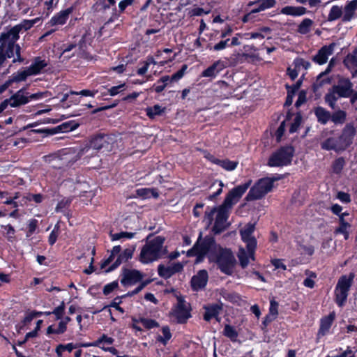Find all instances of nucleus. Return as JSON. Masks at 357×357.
Returning <instances> with one entry per match:
<instances>
[{
  "label": "nucleus",
  "mask_w": 357,
  "mask_h": 357,
  "mask_svg": "<svg viewBox=\"0 0 357 357\" xmlns=\"http://www.w3.org/2000/svg\"><path fill=\"white\" fill-rule=\"evenodd\" d=\"M207 255L209 259L218 265L222 273L231 275L234 273L236 259L230 249L222 248L216 244L211 236H206L202 241H198L194 247L188 251L190 257L198 255L202 257Z\"/></svg>",
  "instance_id": "obj_1"
},
{
  "label": "nucleus",
  "mask_w": 357,
  "mask_h": 357,
  "mask_svg": "<svg viewBox=\"0 0 357 357\" xmlns=\"http://www.w3.org/2000/svg\"><path fill=\"white\" fill-rule=\"evenodd\" d=\"M32 26L33 24L30 20H24L8 31L1 33L0 36L1 40H3L6 44L10 45L15 50L16 58L13 59V62H22L23 61V59L20 56V47L18 45L15 44V42L19 39L20 32L22 30L26 31Z\"/></svg>",
  "instance_id": "obj_2"
},
{
  "label": "nucleus",
  "mask_w": 357,
  "mask_h": 357,
  "mask_svg": "<svg viewBox=\"0 0 357 357\" xmlns=\"http://www.w3.org/2000/svg\"><path fill=\"white\" fill-rule=\"evenodd\" d=\"M229 209L222 206L218 208H213L209 211H206L205 217L208 224L211 225L215 216V222L212 231L215 234L222 232L227 227Z\"/></svg>",
  "instance_id": "obj_3"
},
{
  "label": "nucleus",
  "mask_w": 357,
  "mask_h": 357,
  "mask_svg": "<svg viewBox=\"0 0 357 357\" xmlns=\"http://www.w3.org/2000/svg\"><path fill=\"white\" fill-rule=\"evenodd\" d=\"M294 149L291 146H284L277 150L270 156L268 165L270 167L286 166L291 163Z\"/></svg>",
  "instance_id": "obj_4"
},
{
  "label": "nucleus",
  "mask_w": 357,
  "mask_h": 357,
  "mask_svg": "<svg viewBox=\"0 0 357 357\" xmlns=\"http://www.w3.org/2000/svg\"><path fill=\"white\" fill-rule=\"evenodd\" d=\"M274 180L270 178L259 179L250 190L245 197L247 201L259 199L270 192L273 188Z\"/></svg>",
  "instance_id": "obj_5"
},
{
  "label": "nucleus",
  "mask_w": 357,
  "mask_h": 357,
  "mask_svg": "<svg viewBox=\"0 0 357 357\" xmlns=\"http://www.w3.org/2000/svg\"><path fill=\"white\" fill-rule=\"evenodd\" d=\"M139 260L144 264H149L156 260V236L153 234L146 237V243L141 249Z\"/></svg>",
  "instance_id": "obj_6"
},
{
  "label": "nucleus",
  "mask_w": 357,
  "mask_h": 357,
  "mask_svg": "<svg viewBox=\"0 0 357 357\" xmlns=\"http://www.w3.org/2000/svg\"><path fill=\"white\" fill-rule=\"evenodd\" d=\"M354 278V274L351 273L349 277L344 275L339 279L335 288L336 303L339 306L344 304Z\"/></svg>",
  "instance_id": "obj_7"
},
{
  "label": "nucleus",
  "mask_w": 357,
  "mask_h": 357,
  "mask_svg": "<svg viewBox=\"0 0 357 357\" xmlns=\"http://www.w3.org/2000/svg\"><path fill=\"white\" fill-rule=\"evenodd\" d=\"M251 183L252 181L249 180L246 183L239 185L230 190L221 206L229 210L231 208V207L239 201L242 195L251 185Z\"/></svg>",
  "instance_id": "obj_8"
},
{
  "label": "nucleus",
  "mask_w": 357,
  "mask_h": 357,
  "mask_svg": "<svg viewBox=\"0 0 357 357\" xmlns=\"http://www.w3.org/2000/svg\"><path fill=\"white\" fill-rule=\"evenodd\" d=\"M29 102V93L24 89H20L10 98L3 100L0 104V114L8 106L17 107Z\"/></svg>",
  "instance_id": "obj_9"
},
{
  "label": "nucleus",
  "mask_w": 357,
  "mask_h": 357,
  "mask_svg": "<svg viewBox=\"0 0 357 357\" xmlns=\"http://www.w3.org/2000/svg\"><path fill=\"white\" fill-rule=\"evenodd\" d=\"M255 231V224L249 223L246 225L243 229L240 230L241 238L246 244V248L250 251V256H252V252L255 250L257 246V240L252 236Z\"/></svg>",
  "instance_id": "obj_10"
},
{
  "label": "nucleus",
  "mask_w": 357,
  "mask_h": 357,
  "mask_svg": "<svg viewBox=\"0 0 357 357\" xmlns=\"http://www.w3.org/2000/svg\"><path fill=\"white\" fill-rule=\"evenodd\" d=\"M109 137L107 135H98L91 139L89 146L83 149V153H87L90 149L94 151H99L105 149L109 151L111 149V146L109 143Z\"/></svg>",
  "instance_id": "obj_11"
},
{
  "label": "nucleus",
  "mask_w": 357,
  "mask_h": 357,
  "mask_svg": "<svg viewBox=\"0 0 357 357\" xmlns=\"http://www.w3.org/2000/svg\"><path fill=\"white\" fill-rule=\"evenodd\" d=\"M342 98H351L355 93L353 90V84L347 78H340L337 84L332 87Z\"/></svg>",
  "instance_id": "obj_12"
},
{
  "label": "nucleus",
  "mask_w": 357,
  "mask_h": 357,
  "mask_svg": "<svg viewBox=\"0 0 357 357\" xmlns=\"http://www.w3.org/2000/svg\"><path fill=\"white\" fill-rule=\"evenodd\" d=\"M174 316L180 323L184 322L188 319L190 314L189 311V304L186 303L181 297L177 298V303L173 310Z\"/></svg>",
  "instance_id": "obj_13"
},
{
  "label": "nucleus",
  "mask_w": 357,
  "mask_h": 357,
  "mask_svg": "<svg viewBox=\"0 0 357 357\" xmlns=\"http://www.w3.org/2000/svg\"><path fill=\"white\" fill-rule=\"evenodd\" d=\"M143 278L142 273L135 269L124 268L121 274V282L123 285H132Z\"/></svg>",
  "instance_id": "obj_14"
},
{
  "label": "nucleus",
  "mask_w": 357,
  "mask_h": 357,
  "mask_svg": "<svg viewBox=\"0 0 357 357\" xmlns=\"http://www.w3.org/2000/svg\"><path fill=\"white\" fill-rule=\"evenodd\" d=\"M335 45V43H333L329 45L323 46L318 52L313 56L312 61L319 65L325 64L328 61L329 56L333 54Z\"/></svg>",
  "instance_id": "obj_15"
},
{
  "label": "nucleus",
  "mask_w": 357,
  "mask_h": 357,
  "mask_svg": "<svg viewBox=\"0 0 357 357\" xmlns=\"http://www.w3.org/2000/svg\"><path fill=\"white\" fill-rule=\"evenodd\" d=\"M321 147L324 150L326 151H334L337 153L344 151L346 149L342 144L341 141H340V138L338 137H328L324 141L321 142Z\"/></svg>",
  "instance_id": "obj_16"
},
{
  "label": "nucleus",
  "mask_w": 357,
  "mask_h": 357,
  "mask_svg": "<svg viewBox=\"0 0 357 357\" xmlns=\"http://www.w3.org/2000/svg\"><path fill=\"white\" fill-rule=\"evenodd\" d=\"M356 134V129L354 126L348 123L344 128L342 135L339 137L340 141L347 149L353 142L354 137Z\"/></svg>",
  "instance_id": "obj_17"
},
{
  "label": "nucleus",
  "mask_w": 357,
  "mask_h": 357,
  "mask_svg": "<svg viewBox=\"0 0 357 357\" xmlns=\"http://www.w3.org/2000/svg\"><path fill=\"white\" fill-rule=\"evenodd\" d=\"M183 266L179 263L171 264L168 266L160 265L158 268V274L165 278H169L174 273L180 272Z\"/></svg>",
  "instance_id": "obj_18"
},
{
  "label": "nucleus",
  "mask_w": 357,
  "mask_h": 357,
  "mask_svg": "<svg viewBox=\"0 0 357 357\" xmlns=\"http://www.w3.org/2000/svg\"><path fill=\"white\" fill-rule=\"evenodd\" d=\"M71 12L72 9L70 8L61 10L58 13L55 14L53 17H52L46 25L50 26L63 25L69 18V15Z\"/></svg>",
  "instance_id": "obj_19"
},
{
  "label": "nucleus",
  "mask_w": 357,
  "mask_h": 357,
  "mask_svg": "<svg viewBox=\"0 0 357 357\" xmlns=\"http://www.w3.org/2000/svg\"><path fill=\"white\" fill-rule=\"evenodd\" d=\"M135 246H132L125 249L116 259L115 262L106 271L107 272L112 271L116 268L122 262L127 261L132 257Z\"/></svg>",
  "instance_id": "obj_20"
},
{
  "label": "nucleus",
  "mask_w": 357,
  "mask_h": 357,
  "mask_svg": "<svg viewBox=\"0 0 357 357\" xmlns=\"http://www.w3.org/2000/svg\"><path fill=\"white\" fill-rule=\"evenodd\" d=\"M208 278L206 271H199L197 274L192 278L191 283L192 288L196 291L204 288L206 285Z\"/></svg>",
  "instance_id": "obj_21"
},
{
  "label": "nucleus",
  "mask_w": 357,
  "mask_h": 357,
  "mask_svg": "<svg viewBox=\"0 0 357 357\" xmlns=\"http://www.w3.org/2000/svg\"><path fill=\"white\" fill-rule=\"evenodd\" d=\"M344 64L351 72L352 77L357 76V49L349 54L344 59Z\"/></svg>",
  "instance_id": "obj_22"
},
{
  "label": "nucleus",
  "mask_w": 357,
  "mask_h": 357,
  "mask_svg": "<svg viewBox=\"0 0 357 357\" xmlns=\"http://www.w3.org/2000/svg\"><path fill=\"white\" fill-rule=\"evenodd\" d=\"M225 65L222 61H217L213 63L211 66L204 70L202 76L204 77L215 78L218 73L225 68Z\"/></svg>",
  "instance_id": "obj_23"
},
{
  "label": "nucleus",
  "mask_w": 357,
  "mask_h": 357,
  "mask_svg": "<svg viewBox=\"0 0 357 357\" xmlns=\"http://www.w3.org/2000/svg\"><path fill=\"white\" fill-rule=\"evenodd\" d=\"M205 313L204 319L206 321H210L212 318H217L222 310V303H214L204 307Z\"/></svg>",
  "instance_id": "obj_24"
},
{
  "label": "nucleus",
  "mask_w": 357,
  "mask_h": 357,
  "mask_svg": "<svg viewBox=\"0 0 357 357\" xmlns=\"http://www.w3.org/2000/svg\"><path fill=\"white\" fill-rule=\"evenodd\" d=\"M357 10V0L349 1L344 6L343 11L342 21L349 22L354 17L355 12Z\"/></svg>",
  "instance_id": "obj_25"
},
{
  "label": "nucleus",
  "mask_w": 357,
  "mask_h": 357,
  "mask_svg": "<svg viewBox=\"0 0 357 357\" xmlns=\"http://www.w3.org/2000/svg\"><path fill=\"white\" fill-rule=\"evenodd\" d=\"M280 13L286 15L298 17L305 15L307 13V9L302 6H287L282 8Z\"/></svg>",
  "instance_id": "obj_26"
},
{
  "label": "nucleus",
  "mask_w": 357,
  "mask_h": 357,
  "mask_svg": "<svg viewBox=\"0 0 357 357\" xmlns=\"http://www.w3.org/2000/svg\"><path fill=\"white\" fill-rule=\"evenodd\" d=\"M334 319V314L331 313L328 316L321 320L320 328L317 335L319 337L325 335L328 332Z\"/></svg>",
  "instance_id": "obj_27"
},
{
  "label": "nucleus",
  "mask_w": 357,
  "mask_h": 357,
  "mask_svg": "<svg viewBox=\"0 0 357 357\" xmlns=\"http://www.w3.org/2000/svg\"><path fill=\"white\" fill-rule=\"evenodd\" d=\"M255 250H254L252 251V256H250V251L248 249H247V250H245L244 248H242L239 249V251L238 253V257L240 264L242 266V268H245L248 265V264L250 262V259H252V260L255 259V257H254Z\"/></svg>",
  "instance_id": "obj_28"
},
{
  "label": "nucleus",
  "mask_w": 357,
  "mask_h": 357,
  "mask_svg": "<svg viewBox=\"0 0 357 357\" xmlns=\"http://www.w3.org/2000/svg\"><path fill=\"white\" fill-rule=\"evenodd\" d=\"M172 333L170 328L167 326H163L158 333V342L166 345L167 342L171 340Z\"/></svg>",
  "instance_id": "obj_29"
},
{
  "label": "nucleus",
  "mask_w": 357,
  "mask_h": 357,
  "mask_svg": "<svg viewBox=\"0 0 357 357\" xmlns=\"http://www.w3.org/2000/svg\"><path fill=\"white\" fill-rule=\"evenodd\" d=\"M47 66L45 60H43L40 58H36L31 65L28 67V70L31 75H36L42 71V70Z\"/></svg>",
  "instance_id": "obj_30"
},
{
  "label": "nucleus",
  "mask_w": 357,
  "mask_h": 357,
  "mask_svg": "<svg viewBox=\"0 0 357 357\" xmlns=\"http://www.w3.org/2000/svg\"><path fill=\"white\" fill-rule=\"evenodd\" d=\"M340 98L342 97L339 96V94L331 88L326 94L324 100L326 103L328 104L331 109H335L337 107L336 102Z\"/></svg>",
  "instance_id": "obj_31"
},
{
  "label": "nucleus",
  "mask_w": 357,
  "mask_h": 357,
  "mask_svg": "<svg viewBox=\"0 0 357 357\" xmlns=\"http://www.w3.org/2000/svg\"><path fill=\"white\" fill-rule=\"evenodd\" d=\"M314 113L318 121L321 124H326L331 119V113L321 107H317Z\"/></svg>",
  "instance_id": "obj_32"
},
{
  "label": "nucleus",
  "mask_w": 357,
  "mask_h": 357,
  "mask_svg": "<svg viewBox=\"0 0 357 357\" xmlns=\"http://www.w3.org/2000/svg\"><path fill=\"white\" fill-rule=\"evenodd\" d=\"M328 73L325 71L321 72L317 77L315 82L313 84L314 90H318L325 84H329L331 79L328 76Z\"/></svg>",
  "instance_id": "obj_33"
},
{
  "label": "nucleus",
  "mask_w": 357,
  "mask_h": 357,
  "mask_svg": "<svg viewBox=\"0 0 357 357\" xmlns=\"http://www.w3.org/2000/svg\"><path fill=\"white\" fill-rule=\"evenodd\" d=\"M42 314V312H31L28 313L24 319H23L22 322L20 324L17 325L16 328L18 333H20L21 331L24 330V328L30 324L32 320L36 318L38 316H40Z\"/></svg>",
  "instance_id": "obj_34"
},
{
  "label": "nucleus",
  "mask_w": 357,
  "mask_h": 357,
  "mask_svg": "<svg viewBox=\"0 0 357 357\" xmlns=\"http://www.w3.org/2000/svg\"><path fill=\"white\" fill-rule=\"evenodd\" d=\"M313 24V21L309 18H305L298 25L297 31L301 34H307Z\"/></svg>",
  "instance_id": "obj_35"
},
{
  "label": "nucleus",
  "mask_w": 357,
  "mask_h": 357,
  "mask_svg": "<svg viewBox=\"0 0 357 357\" xmlns=\"http://www.w3.org/2000/svg\"><path fill=\"white\" fill-rule=\"evenodd\" d=\"M347 113L341 109L335 111L331 114V121L335 124H343L346 121Z\"/></svg>",
  "instance_id": "obj_36"
},
{
  "label": "nucleus",
  "mask_w": 357,
  "mask_h": 357,
  "mask_svg": "<svg viewBox=\"0 0 357 357\" xmlns=\"http://www.w3.org/2000/svg\"><path fill=\"white\" fill-rule=\"evenodd\" d=\"M136 192L137 195L142 199H149L156 197L155 190L151 188H140L137 190Z\"/></svg>",
  "instance_id": "obj_37"
},
{
  "label": "nucleus",
  "mask_w": 357,
  "mask_h": 357,
  "mask_svg": "<svg viewBox=\"0 0 357 357\" xmlns=\"http://www.w3.org/2000/svg\"><path fill=\"white\" fill-rule=\"evenodd\" d=\"M216 165H219L224 169L227 171H232L235 169L238 165V162L236 161H231L229 160H215Z\"/></svg>",
  "instance_id": "obj_38"
},
{
  "label": "nucleus",
  "mask_w": 357,
  "mask_h": 357,
  "mask_svg": "<svg viewBox=\"0 0 357 357\" xmlns=\"http://www.w3.org/2000/svg\"><path fill=\"white\" fill-rule=\"evenodd\" d=\"M342 16L343 17L342 8L338 6H333L328 15V20L330 22L335 21Z\"/></svg>",
  "instance_id": "obj_39"
},
{
  "label": "nucleus",
  "mask_w": 357,
  "mask_h": 357,
  "mask_svg": "<svg viewBox=\"0 0 357 357\" xmlns=\"http://www.w3.org/2000/svg\"><path fill=\"white\" fill-rule=\"evenodd\" d=\"M276 3L275 0H257L254 1H250L248 3V6H251L254 4H260L261 8H263L264 10L275 6Z\"/></svg>",
  "instance_id": "obj_40"
},
{
  "label": "nucleus",
  "mask_w": 357,
  "mask_h": 357,
  "mask_svg": "<svg viewBox=\"0 0 357 357\" xmlns=\"http://www.w3.org/2000/svg\"><path fill=\"white\" fill-rule=\"evenodd\" d=\"M121 250V248L120 245L114 246L111 250V254H110L109 257L102 262V264L101 265L102 268H105L107 265H109L110 263H112L114 259V257L116 255L119 256V254H121L120 253Z\"/></svg>",
  "instance_id": "obj_41"
},
{
  "label": "nucleus",
  "mask_w": 357,
  "mask_h": 357,
  "mask_svg": "<svg viewBox=\"0 0 357 357\" xmlns=\"http://www.w3.org/2000/svg\"><path fill=\"white\" fill-rule=\"evenodd\" d=\"M165 238L162 236H158V258H164L167 257V248L163 246Z\"/></svg>",
  "instance_id": "obj_42"
},
{
  "label": "nucleus",
  "mask_w": 357,
  "mask_h": 357,
  "mask_svg": "<svg viewBox=\"0 0 357 357\" xmlns=\"http://www.w3.org/2000/svg\"><path fill=\"white\" fill-rule=\"evenodd\" d=\"M135 235L133 232L121 231L119 233H110L109 236L112 241H119L123 238L131 239Z\"/></svg>",
  "instance_id": "obj_43"
},
{
  "label": "nucleus",
  "mask_w": 357,
  "mask_h": 357,
  "mask_svg": "<svg viewBox=\"0 0 357 357\" xmlns=\"http://www.w3.org/2000/svg\"><path fill=\"white\" fill-rule=\"evenodd\" d=\"M223 334L225 336L229 338L232 342L236 341L238 333L233 326L228 324L225 325Z\"/></svg>",
  "instance_id": "obj_44"
},
{
  "label": "nucleus",
  "mask_w": 357,
  "mask_h": 357,
  "mask_svg": "<svg viewBox=\"0 0 357 357\" xmlns=\"http://www.w3.org/2000/svg\"><path fill=\"white\" fill-rule=\"evenodd\" d=\"M351 225H339V226L335 229V234H342L345 240L349 239V232L351 229Z\"/></svg>",
  "instance_id": "obj_45"
},
{
  "label": "nucleus",
  "mask_w": 357,
  "mask_h": 357,
  "mask_svg": "<svg viewBox=\"0 0 357 357\" xmlns=\"http://www.w3.org/2000/svg\"><path fill=\"white\" fill-rule=\"evenodd\" d=\"M29 76H31V75L29 71L28 68H26L14 74L13 76V81L17 82L24 81Z\"/></svg>",
  "instance_id": "obj_46"
},
{
  "label": "nucleus",
  "mask_w": 357,
  "mask_h": 357,
  "mask_svg": "<svg viewBox=\"0 0 357 357\" xmlns=\"http://www.w3.org/2000/svg\"><path fill=\"white\" fill-rule=\"evenodd\" d=\"M139 321L143 328L146 330L153 328L156 326V322L151 319L141 317Z\"/></svg>",
  "instance_id": "obj_47"
},
{
  "label": "nucleus",
  "mask_w": 357,
  "mask_h": 357,
  "mask_svg": "<svg viewBox=\"0 0 357 357\" xmlns=\"http://www.w3.org/2000/svg\"><path fill=\"white\" fill-rule=\"evenodd\" d=\"M65 308V303L63 301L59 306L55 307L54 310L52 312V314H53L55 316V319L56 320L62 319L64 314Z\"/></svg>",
  "instance_id": "obj_48"
},
{
  "label": "nucleus",
  "mask_w": 357,
  "mask_h": 357,
  "mask_svg": "<svg viewBox=\"0 0 357 357\" xmlns=\"http://www.w3.org/2000/svg\"><path fill=\"white\" fill-rule=\"evenodd\" d=\"M172 82L171 77L168 75L162 76L158 82V92L162 91L169 83Z\"/></svg>",
  "instance_id": "obj_49"
},
{
  "label": "nucleus",
  "mask_w": 357,
  "mask_h": 357,
  "mask_svg": "<svg viewBox=\"0 0 357 357\" xmlns=\"http://www.w3.org/2000/svg\"><path fill=\"white\" fill-rule=\"evenodd\" d=\"M301 120H302V116L299 113H298L294 119V122L291 123V125L290 126V128H289L290 132L293 133V132H295L297 131L298 127L300 126V125L301 123Z\"/></svg>",
  "instance_id": "obj_50"
},
{
  "label": "nucleus",
  "mask_w": 357,
  "mask_h": 357,
  "mask_svg": "<svg viewBox=\"0 0 357 357\" xmlns=\"http://www.w3.org/2000/svg\"><path fill=\"white\" fill-rule=\"evenodd\" d=\"M294 63L295 65V68L298 70L302 67L305 69H308L311 64L309 61L304 60L301 58H297L294 60Z\"/></svg>",
  "instance_id": "obj_51"
},
{
  "label": "nucleus",
  "mask_w": 357,
  "mask_h": 357,
  "mask_svg": "<svg viewBox=\"0 0 357 357\" xmlns=\"http://www.w3.org/2000/svg\"><path fill=\"white\" fill-rule=\"evenodd\" d=\"M51 96H52V94H51L50 92H49L47 91H43V92H38V93H33V94L29 95V101H30V100H32L43 99V98H45L50 97Z\"/></svg>",
  "instance_id": "obj_52"
},
{
  "label": "nucleus",
  "mask_w": 357,
  "mask_h": 357,
  "mask_svg": "<svg viewBox=\"0 0 357 357\" xmlns=\"http://www.w3.org/2000/svg\"><path fill=\"white\" fill-rule=\"evenodd\" d=\"M59 233V223H57L54 226L53 230L52 231V232L50 233V236H49L48 241L50 245H53L55 243V242L56 241Z\"/></svg>",
  "instance_id": "obj_53"
},
{
  "label": "nucleus",
  "mask_w": 357,
  "mask_h": 357,
  "mask_svg": "<svg viewBox=\"0 0 357 357\" xmlns=\"http://www.w3.org/2000/svg\"><path fill=\"white\" fill-rule=\"evenodd\" d=\"M97 91H91L88 89L82 90L80 91H70L71 95H80L82 96H91L93 97L96 93Z\"/></svg>",
  "instance_id": "obj_54"
},
{
  "label": "nucleus",
  "mask_w": 357,
  "mask_h": 357,
  "mask_svg": "<svg viewBox=\"0 0 357 357\" xmlns=\"http://www.w3.org/2000/svg\"><path fill=\"white\" fill-rule=\"evenodd\" d=\"M125 86H126L125 84H121L118 86H114L111 87L109 89V94L111 96H114L119 94L120 92L125 90Z\"/></svg>",
  "instance_id": "obj_55"
},
{
  "label": "nucleus",
  "mask_w": 357,
  "mask_h": 357,
  "mask_svg": "<svg viewBox=\"0 0 357 357\" xmlns=\"http://www.w3.org/2000/svg\"><path fill=\"white\" fill-rule=\"evenodd\" d=\"M187 65H183L178 72L172 75L171 80L176 82L182 78L185 74V70H187Z\"/></svg>",
  "instance_id": "obj_56"
},
{
  "label": "nucleus",
  "mask_w": 357,
  "mask_h": 357,
  "mask_svg": "<svg viewBox=\"0 0 357 357\" xmlns=\"http://www.w3.org/2000/svg\"><path fill=\"white\" fill-rule=\"evenodd\" d=\"M222 296L232 303H237L240 300L239 296L235 293L224 291Z\"/></svg>",
  "instance_id": "obj_57"
},
{
  "label": "nucleus",
  "mask_w": 357,
  "mask_h": 357,
  "mask_svg": "<svg viewBox=\"0 0 357 357\" xmlns=\"http://www.w3.org/2000/svg\"><path fill=\"white\" fill-rule=\"evenodd\" d=\"M344 160L343 158H340L337 159L334 162L333 165V171L335 173L340 172L344 167Z\"/></svg>",
  "instance_id": "obj_58"
},
{
  "label": "nucleus",
  "mask_w": 357,
  "mask_h": 357,
  "mask_svg": "<svg viewBox=\"0 0 357 357\" xmlns=\"http://www.w3.org/2000/svg\"><path fill=\"white\" fill-rule=\"evenodd\" d=\"M118 285H119L118 282L116 281H114L111 283L106 284L103 289L104 294L105 295L109 294L113 290H114L115 289H116L118 287Z\"/></svg>",
  "instance_id": "obj_59"
},
{
  "label": "nucleus",
  "mask_w": 357,
  "mask_h": 357,
  "mask_svg": "<svg viewBox=\"0 0 357 357\" xmlns=\"http://www.w3.org/2000/svg\"><path fill=\"white\" fill-rule=\"evenodd\" d=\"M337 198L342 203L347 204L351 202L350 195L344 192H338L337 194Z\"/></svg>",
  "instance_id": "obj_60"
},
{
  "label": "nucleus",
  "mask_w": 357,
  "mask_h": 357,
  "mask_svg": "<svg viewBox=\"0 0 357 357\" xmlns=\"http://www.w3.org/2000/svg\"><path fill=\"white\" fill-rule=\"evenodd\" d=\"M229 41V39H226L225 40H221L219 43H218L217 44H215L213 47L212 49L213 50H215V51L222 50L225 49L227 46H229V44H228Z\"/></svg>",
  "instance_id": "obj_61"
},
{
  "label": "nucleus",
  "mask_w": 357,
  "mask_h": 357,
  "mask_svg": "<svg viewBox=\"0 0 357 357\" xmlns=\"http://www.w3.org/2000/svg\"><path fill=\"white\" fill-rule=\"evenodd\" d=\"M215 184H218L219 188L215 192H214L213 195H210L209 198L211 199H213L215 197H216L217 196H218L219 195H220L222 191V188L224 186L223 183L221 181H216L215 182H214V183L213 184L212 186L215 185Z\"/></svg>",
  "instance_id": "obj_62"
},
{
  "label": "nucleus",
  "mask_w": 357,
  "mask_h": 357,
  "mask_svg": "<svg viewBox=\"0 0 357 357\" xmlns=\"http://www.w3.org/2000/svg\"><path fill=\"white\" fill-rule=\"evenodd\" d=\"M134 0H122L119 3V8L121 13H123L125 9L132 5Z\"/></svg>",
  "instance_id": "obj_63"
},
{
  "label": "nucleus",
  "mask_w": 357,
  "mask_h": 357,
  "mask_svg": "<svg viewBox=\"0 0 357 357\" xmlns=\"http://www.w3.org/2000/svg\"><path fill=\"white\" fill-rule=\"evenodd\" d=\"M278 304L275 301H271V305H270V314L273 317L274 319L277 314H278Z\"/></svg>",
  "instance_id": "obj_64"
}]
</instances>
